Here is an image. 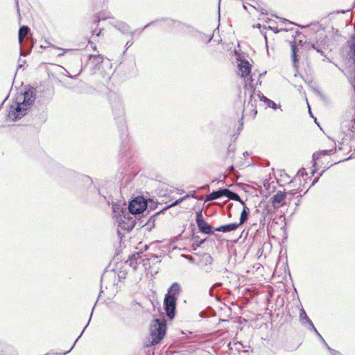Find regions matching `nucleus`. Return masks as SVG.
<instances>
[{
	"label": "nucleus",
	"mask_w": 355,
	"mask_h": 355,
	"mask_svg": "<svg viewBox=\"0 0 355 355\" xmlns=\"http://www.w3.org/2000/svg\"><path fill=\"white\" fill-rule=\"evenodd\" d=\"M243 206V209L241 211V216H240V222L238 223L239 224V226L244 223L248 218V215L250 210L245 205V202H243V204H241Z\"/></svg>",
	"instance_id": "nucleus-17"
},
{
	"label": "nucleus",
	"mask_w": 355,
	"mask_h": 355,
	"mask_svg": "<svg viewBox=\"0 0 355 355\" xmlns=\"http://www.w3.org/2000/svg\"><path fill=\"white\" fill-rule=\"evenodd\" d=\"M81 336H82V334H80V335H79V337H78L77 339L78 340V338H79L80 337H81Z\"/></svg>",
	"instance_id": "nucleus-58"
},
{
	"label": "nucleus",
	"mask_w": 355,
	"mask_h": 355,
	"mask_svg": "<svg viewBox=\"0 0 355 355\" xmlns=\"http://www.w3.org/2000/svg\"><path fill=\"white\" fill-rule=\"evenodd\" d=\"M130 33H131V36H132V37H133V35H134L135 32H131Z\"/></svg>",
	"instance_id": "nucleus-54"
},
{
	"label": "nucleus",
	"mask_w": 355,
	"mask_h": 355,
	"mask_svg": "<svg viewBox=\"0 0 355 355\" xmlns=\"http://www.w3.org/2000/svg\"><path fill=\"white\" fill-rule=\"evenodd\" d=\"M166 330V322L164 319L157 318L150 325V333L152 338L151 345L158 344L164 337Z\"/></svg>",
	"instance_id": "nucleus-4"
},
{
	"label": "nucleus",
	"mask_w": 355,
	"mask_h": 355,
	"mask_svg": "<svg viewBox=\"0 0 355 355\" xmlns=\"http://www.w3.org/2000/svg\"><path fill=\"white\" fill-rule=\"evenodd\" d=\"M127 274L128 272L125 269H120L116 272V279L118 280V282H121L122 279H125Z\"/></svg>",
	"instance_id": "nucleus-22"
},
{
	"label": "nucleus",
	"mask_w": 355,
	"mask_h": 355,
	"mask_svg": "<svg viewBox=\"0 0 355 355\" xmlns=\"http://www.w3.org/2000/svg\"><path fill=\"white\" fill-rule=\"evenodd\" d=\"M347 55L349 60L355 64V34L347 42Z\"/></svg>",
	"instance_id": "nucleus-11"
},
{
	"label": "nucleus",
	"mask_w": 355,
	"mask_h": 355,
	"mask_svg": "<svg viewBox=\"0 0 355 355\" xmlns=\"http://www.w3.org/2000/svg\"><path fill=\"white\" fill-rule=\"evenodd\" d=\"M35 101L33 89H28L23 94H19L16 101L10 105L8 117L12 121L21 119L26 114L27 110Z\"/></svg>",
	"instance_id": "nucleus-1"
},
{
	"label": "nucleus",
	"mask_w": 355,
	"mask_h": 355,
	"mask_svg": "<svg viewBox=\"0 0 355 355\" xmlns=\"http://www.w3.org/2000/svg\"><path fill=\"white\" fill-rule=\"evenodd\" d=\"M327 152H328L327 150H323L322 152V153L325 155H327Z\"/></svg>",
	"instance_id": "nucleus-44"
},
{
	"label": "nucleus",
	"mask_w": 355,
	"mask_h": 355,
	"mask_svg": "<svg viewBox=\"0 0 355 355\" xmlns=\"http://www.w3.org/2000/svg\"><path fill=\"white\" fill-rule=\"evenodd\" d=\"M318 178L315 179V180H314V181H313V184H315L316 182H318Z\"/></svg>",
	"instance_id": "nucleus-53"
},
{
	"label": "nucleus",
	"mask_w": 355,
	"mask_h": 355,
	"mask_svg": "<svg viewBox=\"0 0 355 355\" xmlns=\"http://www.w3.org/2000/svg\"><path fill=\"white\" fill-rule=\"evenodd\" d=\"M327 349L328 350L331 352V355H343L340 354V352H339L338 351H336L334 349H331V347H329V346H327Z\"/></svg>",
	"instance_id": "nucleus-27"
},
{
	"label": "nucleus",
	"mask_w": 355,
	"mask_h": 355,
	"mask_svg": "<svg viewBox=\"0 0 355 355\" xmlns=\"http://www.w3.org/2000/svg\"><path fill=\"white\" fill-rule=\"evenodd\" d=\"M30 28L26 26H23L19 28L18 33V40L19 42L21 44L24 38L28 35Z\"/></svg>",
	"instance_id": "nucleus-18"
},
{
	"label": "nucleus",
	"mask_w": 355,
	"mask_h": 355,
	"mask_svg": "<svg viewBox=\"0 0 355 355\" xmlns=\"http://www.w3.org/2000/svg\"><path fill=\"white\" fill-rule=\"evenodd\" d=\"M26 63V60H21V63L19 64L18 67H21L24 64Z\"/></svg>",
	"instance_id": "nucleus-37"
},
{
	"label": "nucleus",
	"mask_w": 355,
	"mask_h": 355,
	"mask_svg": "<svg viewBox=\"0 0 355 355\" xmlns=\"http://www.w3.org/2000/svg\"><path fill=\"white\" fill-rule=\"evenodd\" d=\"M266 73V71L262 73H260L259 76L261 77L262 76L265 75Z\"/></svg>",
	"instance_id": "nucleus-49"
},
{
	"label": "nucleus",
	"mask_w": 355,
	"mask_h": 355,
	"mask_svg": "<svg viewBox=\"0 0 355 355\" xmlns=\"http://www.w3.org/2000/svg\"><path fill=\"white\" fill-rule=\"evenodd\" d=\"M317 336L320 338V340L325 345V346L327 347L329 346L327 343L325 342L324 339L322 338V336L320 335V334L316 330V331H314Z\"/></svg>",
	"instance_id": "nucleus-28"
},
{
	"label": "nucleus",
	"mask_w": 355,
	"mask_h": 355,
	"mask_svg": "<svg viewBox=\"0 0 355 355\" xmlns=\"http://www.w3.org/2000/svg\"><path fill=\"white\" fill-rule=\"evenodd\" d=\"M239 69L241 73V76L243 78L248 76L250 73V64L248 61L243 60H241L239 64Z\"/></svg>",
	"instance_id": "nucleus-13"
},
{
	"label": "nucleus",
	"mask_w": 355,
	"mask_h": 355,
	"mask_svg": "<svg viewBox=\"0 0 355 355\" xmlns=\"http://www.w3.org/2000/svg\"><path fill=\"white\" fill-rule=\"evenodd\" d=\"M20 54H21V55H24V56L26 55V54L24 53V52L22 51L21 49V51H20Z\"/></svg>",
	"instance_id": "nucleus-46"
},
{
	"label": "nucleus",
	"mask_w": 355,
	"mask_h": 355,
	"mask_svg": "<svg viewBox=\"0 0 355 355\" xmlns=\"http://www.w3.org/2000/svg\"><path fill=\"white\" fill-rule=\"evenodd\" d=\"M301 323L303 326L306 327L308 329L313 331H316V328L315 327L313 322L309 319V318H308L306 320H304L303 321L301 322Z\"/></svg>",
	"instance_id": "nucleus-20"
},
{
	"label": "nucleus",
	"mask_w": 355,
	"mask_h": 355,
	"mask_svg": "<svg viewBox=\"0 0 355 355\" xmlns=\"http://www.w3.org/2000/svg\"><path fill=\"white\" fill-rule=\"evenodd\" d=\"M207 259H207V261H208L209 263H211V261H212V258H211V256H209V255H208V256H207Z\"/></svg>",
	"instance_id": "nucleus-33"
},
{
	"label": "nucleus",
	"mask_w": 355,
	"mask_h": 355,
	"mask_svg": "<svg viewBox=\"0 0 355 355\" xmlns=\"http://www.w3.org/2000/svg\"><path fill=\"white\" fill-rule=\"evenodd\" d=\"M153 22H151V23H148V24H146L144 28L143 29H145L146 28H147L148 26H149L150 24H152Z\"/></svg>",
	"instance_id": "nucleus-42"
},
{
	"label": "nucleus",
	"mask_w": 355,
	"mask_h": 355,
	"mask_svg": "<svg viewBox=\"0 0 355 355\" xmlns=\"http://www.w3.org/2000/svg\"><path fill=\"white\" fill-rule=\"evenodd\" d=\"M261 13L262 15H267L268 14L266 12H264L263 9L261 10Z\"/></svg>",
	"instance_id": "nucleus-43"
},
{
	"label": "nucleus",
	"mask_w": 355,
	"mask_h": 355,
	"mask_svg": "<svg viewBox=\"0 0 355 355\" xmlns=\"http://www.w3.org/2000/svg\"><path fill=\"white\" fill-rule=\"evenodd\" d=\"M110 18L109 16L105 15L104 13L99 14L98 16L95 17V19L94 20V24H98L101 20H105L106 19Z\"/></svg>",
	"instance_id": "nucleus-25"
},
{
	"label": "nucleus",
	"mask_w": 355,
	"mask_h": 355,
	"mask_svg": "<svg viewBox=\"0 0 355 355\" xmlns=\"http://www.w3.org/2000/svg\"><path fill=\"white\" fill-rule=\"evenodd\" d=\"M89 326V321L87 323V325L85 326V329H83V331L85 330V329Z\"/></svg>",
	"instance_id": "nucleus-51"
},
{
	"label": "nucleus",
	"mask_w": 355,
	"mask_h": 355,
	"mask_svg": "<svg viewBox=\"0 0 355 355\" xmlns=\"http://www.w3.org/2000/svg\"><path fill=\"white\" fill-rule=\"evenodd\" d=\"M189 196L188 194H187L186 196L176 200L175 202H173L172 204H171L170 205L166 207L165 208L163 209L162 211L165 210V209H167L170 207H172L173 206H175V205H179L180 202H182L183 200H184L186 198H187Z\"/></svg>",
	"instance_id": "nucleus-23"
},
{
	"label": "nucleus",
	"mask_w": 355,
	"mask_h": 355,
	"mask_svg": "<svg viewBox=\"0 0 355 355\" xmlns=\"http://www.w3.org/2000/svg\"><path fill=\"white\" fill-rule=\"evenodd\" d=\"M311 46L313 49H315L317 52L320 53L322 55H324L323 49L324 44H320L318 42L313 43Z\"/></svg>",
	"instance_id": "nucleus-21"
},
{
	"label": "nucleus",
	"mask_w": 355,
	"mask_h": 355,
	"mask_svg": "<svg viewBox=\"0 0 355 355\" xmlns=\"http://www.w3.org/2000/svg\"><path fill=\"white\" fill-rule=\"evenodd\" d=\"M62 52H61L60 53L58 54V56H62L64 55V53L68 51H70V49H62Z\"/></svg>",
	"instance_id": "nucleus-32"
},
{
	"label": "nucleus",
	"mask_w": 355,
	"mask_h": 355,
	"mask_svg": "<svg viewBox=\"0 0 355 355\" xmlns=\"http://www.w3.org/2000/svg\"><path fill=\"white\" fill-rule=\"evenodd\" d=\"M292 58L294 63L297 62V47L295 42H291Z\"/></svg>",
	"instance_id": "nucleus-24"
},
{
	"label": "nucleus",
	"mask_w": 355,
	"mask_h": 355,
	"mask_svg": "<svg viewBox=\"0 0 355 355\" xmlns=\"http://www.w3.org/2000/svg\"><path fill=\"white\" fill-rule=\"evenodd\" d=\"M187 259L191 262L194 261V259L191 256H188Z\"/></svg>",
	"instance_id": "nucleus-38"
},
{
	"label": "nucleus",
	"mask_w": 355,
	"mask_h": 355,
	"mask_svg": "<svg viewBox=\"0 0 355 355\" xmlns=\"http://www.w3.org/2000/svg\"><path fill=\"white\" fill-rule=\"evenodd\" d=\"M204 242V240H202L200 243V244H202Z\"/></svg>",
	"instance_id": "nucleus-57"
},
{
	"label": "nucleus",
	"mask_w": 355,
	"mask_h": 355,
	"mask_svg": "<svg viewBox=\"0 0 355 355\" xmlns=\"http://www.w3.org/2000/svg\"><path fill=\"white\" fill-rule=\"evenodd\" d=\"M285 23L292 24L290 21L287 19H284Z\"/></svg>",
	"instance_id": "nucleus-45"
},
{
	"label": "nucleus",
	"mask_w": 355,
	"mask_h": 355,
	"mask_svg": "<svg viewBox=\"0 0 355 355\" xmlns=\"http://www.w3.org/2000/svg\"><path fill=\"white\" fill-rule=\"evenodd\" d=\"M243 8H244L245 9H246V6H245V4H243Z\"/></svg>",
	"instance_id": "nucleus-60"
},
{
	"label": "nucleus",
	"mask_w": 355,
	"mask_h": 355,
	"mask_svg": "<svg viewBox=\"0 0 355 355\" xmlns=\"http://www.w3.org/2000/svg\"><path fill=\"white\" fill-rule=\"evenodd\" d=\"M249 80H250V78L247 79V81H249ZM250 80L252 81V79H251V78H250Z\"/></svg>",
	"instance_id": "nucleus-61"
},
{
	"label": "nucleus",
	"mask_w": 355,
	"mask_h": 355,
	"mask_svg": "<svg viewBox=\"0 0 355 355\" xmlns=\"http://www.w3.org/2000/svg\"><path fill=\"white\" fill-rule=\"evenodd\" d=\"M228 170H229V171H230V173H232V172H233V171H234V166H230L229 167Z\"/></svg>",
	"instance_id": "nucleus-36"
},
{
	"label": "nucleus",
	"mask_w": 355,
	"mask_h": 355,
	"mask_svg": "<svg viewBox=\"0 0 355 355\" xmlns=\"http://www.w3.org/2000/svg\"><path fill=\"white\" fill-rule=\"evenodd\" d=\"M248 94L250 95V98L248 105H246V108H249L255 115L257 113L256 102L257 99H259L257 96V92H255L252 86L246 85L245 88V96Z\"/></svg>",
	"instance_id": "nucleus-7"
},
{
	"label": "nucleus",
	"mask_w": 355,
	"mask_h": 355,
	"mask_svg": "<svg viewBox=\"0 0 355 355\" xmlns=\"http://www.w3.org/2000/svg\"><path fill=\"white\" fill-rule=\"evenodd\" d=\"M239 227V224L237 223H232L224 225H221L215 229L217 232H222L223 233L230 232L234 230H236Z\"/></svg>",
	"instance_id": "nucleus-16"
},
{
	"label": "nucleus",
	"mask_w": 355,
	"mask_h": 355,
	"mask_svg": "<svg viewBox=\"0 0 355 355\" xmlns=\"http://www.w3.org/2000/svg\"><path fill=\"white\" fill-rule=\"evenodd\" d=\"M101 33V29H99L98 32H96V29H94L92 30V34L94 35H96V36H99L100 34Z\"/></svg>",
	"instance_id": "nucleus-31"
},
{
	"label": "nucleus",
	"mask_w": 355,
	"mask_h": 355,
	"mask_svg": "<svg viewBox=\"0 0 355 355\" xmlns=\"http://www.w3.org/2000/svg\"><path fill=\"white\" fill-rule=\"evenodd\" d=\"M289 193H291V195H293H293H295V194H296V193H297V191H296L295 190H293V191H291Z\"/></svg>",
	"instance_id": "nucleus-41"
},
{
	"label": "nucleus",
	"mask_w": 355,
	"mask_h": 355,
	"mask_svg": "<svg viewBox=\"0 0 355 355\" xmlns=\"http://www.w3.org/2000/svg\"><path fill=\"white\" fill-rule=\"evenodd\" d=\"M119 115H120L121 116H122L123 115V109H120L119 110Z\"/></svg>",
	"instance_id": "nucleus-35"
},
{
	"label": "nucleus",
	"mask_w": 355,
	"mask_h": 355,
	"mask_svg": "<svg viewBox=\"0 0 355 355\" xmlns=\"http://www.w3.org/2000/svg\"><path fill=\"white\" fill-rule=\"evenodd\" d=\"M130 266L132 267L135 270L137 268V262L134 259H130Z\"/></svg>",
	"instance_id": "nucleus-29"
},
{
	"label": "nucleus",
	"mask_w": 355,
	"mask_h": 355,
	"mask_svg": "<svg viewBox=\"0 0 355 355\" xmlns=\"http://www.w3.org/2000/svg\"><path fill=\"white\" fill-rule=\"evenodd\" d=\"M181 292L180 285L178 282H174L168 289V293L165 296L173 297L177 298Z\"/></svg>",
	"instance_id": "nucleus-15"
},
{
	"label": "nucleus",
	"mask_w": 355,
	"mask_h": 355,
	"mask_svg": "<svg viewBox=\"0 0 355 355\" xmlns=\"http://www.w3.org/2000/svg\"><path fill=\"white\" fill-rule=\"evenodd\" d=\"M116 271L105 270L101 277V293H104L107 298L113 297L119 291Z\"/></svg>",
	"instance_id": "nucleus-3"
},
{
	"label": "nucleus",
	"mask_w": 355,
	"mask_h": 355,
	"mask_svg": "<svg viewBox=\"0 0 355 355\" xmlns=\"http://www.w3.org/2000/svg\"><path fill=\"white\" fill-rule=\"evenodd\" d=\"M209 295H210L211 296H213V295H214V293H213V288H211L209 289Z\"/></svg>",
	"instance_id": "nucleus-40"
},
{
	"label": "nucleus",
	"mask_w": 355,
	"mask_h": 355,
	"mask_svg": "<svg viewBox=\"0 0 355 355\" xmlns=\"http://www.w3.org/2000/svg\"><path fill=\"white\" fill-rule=\"evenodd\" d=\"M91 47L93 49L94 51H96V46H91Z\"/></svg>",
	"instance_id": "nucleus-48"
},
{
	"label": "nucleus",
	"mask_w": 355,
	"mask_h": 355,
	"mask_svg": "<svg viewBox=\"0 0 355 355\" xmlns=\"http://www.w3.org/2000/svg\"><path fill=\"white\" fill-rule=\"evenodd\" d=\"M111 61L101 54H90V74H97L110 78L112 73Z\"/></svg>",
	"instance_id": "nucleus-2"
},
{
	"label": "nucleus",
	"mask_w": 355,
	"mask_h": 355,
	"mask_svg": "<svg viewBox=\"0 0 355 355\" xmlns=\"http://www.w3.org/2000/svg\"><path fill=\"white\" fill-rule=\"evenodd\" d=\"M77 341H78V339H76V340L75 341V343L73 345V346L70 348V349L68 350L67 352H66L64 354H67V353L69 352L71 350H72L73 347H74V345H75V344L76 343Z\"/></svg>",
	"instance_id": "nucleus-34"
},
{
	"label": "nucleus",
	"mask_w": 355,
	"mask_h": 355,
	"mask_svg": "<svg viewBox=\"0 0 355 355\" xmlns=\"http://www.w3.org/2000/svg\"><path fill=\"white\" fill-rule=\"evenodd\" d=\"M223 196L228 198L230 200L239 202L243 204V200H241L240 196L235 192L232 191L228 189H220L217 191H213L206 197V201H211L218 199Z\"/></svg>",
	"instance_id": "nucleus-5"
},
{
	"label": "nucleus",
	"mask_w": 355,
	"mask_h": 355,
	"mask_svg": "<svg viewBox=\"0 0 355 355\" xmlns=\"http://www.w3.org/2000/svg\"><path fill=\"white\" fill-rule=\"evenodd\" d=\"M257 96L259 100L263 102L266 105V107L272 108L273 110H276L279 107V106L273 101L266 97L260 92H257Z\"/></svg>",
	"instance_id": "nucleus-14"
},
{
	"label": "nucleus",
	"mask_w": 355,
	"mask_h": 355,
	"mask_svg": "<svg viewBox=\"0 0 355 355\" xmlns=\"http://www.w3.org/2000/svg\"><path fill=\"white\" fill-rule=\"evenodd\" d=\"M115 26L123 33H126L130 31V26L123 21H118Z\"/></svg>",
	"instance_id": "nucleus-19"
},
{
	"label": "nucleus",
	"mask_w": 355,
	"mask_h": 355,
	"mask_svg": "<svg viewBox=\"0 0 355 355\" xmlns=\"http://www.w3.org/2000/svg\"><path fill=\"white\" fill-rule=\"evenodd\" d=\"M92 313H90V315H89L90 319L92 318Z\"/></svg>",
	"instance_id": "nucleus-55"
},
{
	"label": "nucleus",
	"mask_w": 355,
	"mask_h": 355,
	"mask_svg": "<svg viewBox=\"0 0 355 355\" xmlns=\"http://www.w3.org/2000/svg\"><path fill=\"white\" fill-rule=\"evenodd\" d=\"M313 159H318V154H313Z\"/></svg>",
	"instance_id": "nucleus-39"
},
{
	"label": "nucleus",
	"mask_w": 355,
	"mask_h": 355,
	"mask_svg": "<svg viewBox=\"0 0 355 355\" xmlns=\"http://www.w3.org/2000/svg\"><path fill=\"white\" fill-rule=\"evenodd\" d=\"M196 223L202 233L207 234H213V227L204 219L202 211L196 213Z\"/></svg>",
	"instance_id": "nucleus-9"
},
{
	"label": "nucleus",
	"mask_w": 355,
	"mask_h": 355,
	"mask_svg": "<svg viewBox=\"0 0 355 355\" xmlns=\"http://www.w3.org/2000/svg\"><path fill=\"white\" fill-rule=\"evenodd\" d=\"M147 204L143 197H137L129 202L128 212L136 215L142 213L146 208Z\"/></svg>",
	"instance_id": "nucleus-6"
},
{
	"label": "nucleus",
	"mask_w": 355,
	"mask_h": 355,
	"mask_svg": "<svg viewBox=\"0 0 355 355\" xmlns=\"http://www.w3.org/2000/svg\"><path fill=\"white\" fill-rule=\"evenodd\" d=\"M308 318H309V317H308V315H306V312H305L304 309H302L300 310V322H301L302 321H303L304 320L307 319Z\"/></svg>",
	"instance_id": "nucleus-26"
},
{
	"label": "nucleus",
	"mask_w": 355,
	"mask_h": 355,
	"mask_svg": "<svg viewBox=\"0 0 355 355\" xmlns=\"http://www.w3.org/2000/svg\"><path fill=\"white\" fill-rule=\"evenodd\" d=\"M176 302L177 298H174L173 297L170 296L164 297V309L166 311V315L170 319H173L175 316L176 309Z\"/></svg>",
	"instance_id": "nucleus-8"
},
{
	"label": "nucleus",
	"mask_w": 355,
	"mask_h": 355,
	"mask_svg": "<svg viewBox=\"0 0 355 355\" xmlns=\"http://www.w3.org/2000/svg\"><path fill=\"white\" fill-rule=\"evenodd\" d=\"M285 198L286 193L279 191L271 197L270 202L273 207H279L284 205L283 202Z\"/></svg>",
	"instance_id": "nucleus-12"
},
{
	"label": "nucleus",
	"mask_w": 355,
	"mask_h": 355,
	"mask_svg": "<svg viewBox=\"0 0 355 355\" xmlns=\"http://www.w3.org/2000/svg\"><path fill=\"white\" fill-rule=\"evenodd\" d=\"M209 186L208 185H206V186H202V187H200V189H205V188H208Z\"/></svg>",
	"instance_id": "nucleus-47"
},
{
	"label": "nucleus",
	"mask_w": 355,
	"mask_h": 355,
	"mask_svg": "<svg viewBox=\"0 0 355 355\" xmlns=\"http://www.w3.org/2000/svg\"><path fill=\"white\" fill-rule=\"evenodd\" d=\"M309 114H310L311 116H313V115H312V112H311V109H310V108L309 109Z\"/></svg>",
	"instance_id": "nucleus-52"
},
{
	"label": "nucleus",
	"mask_w": 355,
	"mask_h": 355,
	"mask_svg": "<svg viewBox=\"0 0 355 355\" xmlns=\"http://www.w3.org/2000/svg\"><path fill=\"white\" fill-rule=\"evenodd\" d=\"M304 171V168H302V170H300L298 173H301L302 174Z\"/></svg>",
	"instance_id": "nucleus-50"
},
{
	"label": "nucleus",
	"mask_w": 355,
	"mask_h": 355,
	"mask_svg": "<svg viewBox=\"0 0 355 355\" xmlns=\"http://www.w3.org/2000/svg\"><path fill=\"white\" fill-rule=\"evenodd\" d=\"M81 336H82V334H80V335H79V337H78L77 339L78 340V338H79L80 337H81Z\"/></svg>",
	"instance_id": "nucleus-59"
},
{
	"label": "nucleus",
	"mask_w": 355,
	"mask_h": 355,
	"mask_svg": "<svg viewBox=\"0 0 355 355\" xmlns=\"http://www.w3.org/2000/svg\"><path fill=\"white\" fill-rule=\"evenodd\" d=\"M135 223V219L132 217H127L124 212H123L122 216H120L119 220V226L121 229L130 231L134 228Z\"/></svg>",
	"instance_id": "nucleus-10"
},
{
	"label": "nucleus",
	"mask_w": 355,
	"mask_h": 355,
	"mask_svg": "<svg viewBox=\"0 0 355 355\" xmlns=\"http://www.w3.org/2000/svg\"><path fill=\"white\" fill-rule=\"evenodd\" d=\"M302 88V86H300V87H299V91H300V89H301Z\"/></svg>",
	"instance_id": "nucleus-56"
},
{
	"label": "nucleus",
	"mask_w": 355,
	"mask_h": 355,
	"mask_svg": "<svg viewBox=\"0 0 355 355\" xmlns=\"http://www.w3.org/2000/svg\"><path fill=\"white\" fill-rule=\"evenodd\" d=\"M133 42L130 40V41H128L125 44V50L123 51V53H125V51L129 48L132 45Z\"/></svg>",
	"instance_id": "nucleus-30"
}]
</instances>
